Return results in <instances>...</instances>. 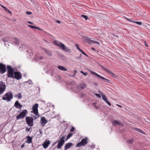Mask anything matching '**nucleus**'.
I'll use <instances>...</instances> for the list:
<instances>
[{
  "label": "nucleus",
  "instance_id": "obj_39",
  "mask_svg": "<svg viewBox=\"0 0 150 150\" xmlns=\"http://www.w3.org/2000/svg\"><path fill=\"white\" fill-rule=\"evenodd\" d=\"M133 22L139 25H141L142 24V22H141L134 21Z\"/></svg>",
  "mask_w": 150,
  "mask_h": 150
},
{
  "label": "nucleus",
  "instance_id": "obj_33",
  "mask_svg": "<svg viewBox=\"0 0 150 150\" xmlns=\"http://www.w3.org/2000/svg\"><path fill=\"white\" fill-rule=\"evenodd\" d=\"M25 48V46L24 45L22 44L21 46L19 47V49L21 50H23V48Z\"/></svg>",
  "mask_w": 150,
  "mask_h": 150
},
{
  "label": "nucleus",
  "instance_id": "obj_14",
  "mask_svg": "<svg viewBox=\"0 0 150 150\" xmlns=\"http://www.w3.org/2000/svg\"><path fill=\"white\" fill-rule=\"evenodd\" d=\"M47 120H46L45 118L44 117H42L41 118V124L43 127L47 123Z\"/></svg>",
  "mask_w": 150,
  "mask_h": 150
},
{
  "label": "nucleus",
  "instance_id": "obj_12",
  "mask_svg": "<svg viewBox=\"0 0 150 150\" xmlns=\"http://www.w3.org/2000/svg\"><path fill=\"white\" fill-rule=\"evenodd\" d=\"M22 74L20 72L15 71L14 74V78L17 80L21 79L22 77Z\"/></svg>",
  "mask_w": 150,
  "mask_h": 150
},
{
  "label": "nucleus",
  "instance_id": "obj_61",
  "mask_svg": "<svg viewBox=\"0 0 150 150\" xmlns=\"http://www.w3.org/2000/svg\"><path fill=\"white\" fill-rule=\"evenodd\" d=\"M117 106H119L120 107H121V108L122 107V106L121 105H119L118 104H117Z\"/></svg>",
  "mask_w": 150,
  "mask_h": 150
},
{
  "label": "nucleus",
  "instance_id": "obj_52",
  "mask_svg": "<svg viewBox=\"0 0 150 150\" xmlns=\"http://www.w3.org/2000/svg\"><path fill=\"white\" fill-rule=\"evenodd\" d=\"M144 43H145V45L146 46V47H148V45L146 44V42L145 41H144Z\"/></svg>",
  "mask_w": 150,
  "mask_h": 150
},
{
  "label": "nucleus",
  "instance_id": "obj_27",
  "mask_svg": "<svg viewBox=\"0 0 150 150\" xmlns=\"http://www.w3.org/2000/svg\"><path fill=\"white\" fill-rule=\"evenodd\" d=\"M73 134L71 133H69L67 136V138L65 139V140L66 141H67L68 139H69L72 135Z\"/></svg>",
  "mask_w": 150,
  "mask_h": 150
},
{
  "label": "nucleus",
  "instance_id": "obj_17",
  "mask_svg": "<svg viewBox=\"0 0 150 150\" xmlns=\"http://www.w3.org/2000/svg\"><path fill=\"white\" fill-rule=\"evenodd\" d=\"M77 87H78V88H79L80 89L83 90L86 87L87 85L84 83H80Z\"/></svg>",
  "mask_w": 150,
  "mask_h": 150
},
{
  "label": "nucleus",
  "instance_id": "obj_58",
  "mask_svg": "<svg viewBox=\"0 0 150 150\" xmlns=\"http://www.w3.org/2000/svg\"><path fill=\"white\" fill-rule=\"evenodd\" d=\"M91 49L92 50H95V49L94 48H93V47H92L91 48Z\"/></svg>",
  "mask_w": 150,
  "mask_h": 150
},
{
  "label": "nucleus",
  "instance_id": "obj_63",
  "mask_svg": "<svg viewBox=\"0 0 150 150\" xmlns=\"http://www.w3.org/2000/svg\"><path fill=\"white\" fill-rule=\"evenodd\" d=\"M74 71L75 73H77V71L76 70H74Z\"/></svg>",
  "mask_w": 150,
  "mask_h": 150
},
{
  "label": "nucleus",
  "instance_id": "obj_59",
  "mask_svg": "<svg viewBox=\"0 0 150 150\" xmlns=\"http://www.w3.org/2000/svg\"><path fill=\"white\" fill-rule=\"evenodd\" d=\"M126 18V19L127 20H128V21H131L130 20V19H129V18Z\"/></svg>",
  "mask_w": 150,
  "mask_h": 150
},
{
  "label": "nucleus",
  "instance_id": "obj_44",
  "mask_svg": "<svg viewBox=\"0 0 150 150\" xmlns=\"http://www.w3.org/2000/svg\"><path fill=\"white\" fill-rule=\"evenodd\" d=\"M28 26L30 28H34V29H35V27L34 26H33V25H28Z\"/></svg>",
  "mask_w": 150,
  "mask_h": 150
},
{
  "label": "nucleus",
  "instance_id": "obj_50",
  "mask_svg": "<svg viewBox=\"0 0 150 150\" xmlns=\"http://www.w3.org/2000/svg\"><path fill=\"white\" fill-rule=\"evenodd\" d=\"M81 54L78 57H77V58L78 59H81Z\"/></svg>",
  "mask_w": 150,
  "mask_h": 150
},
{
  "label": "nucleus",
  "instance_id": "obj_55",
  "mask_svg": "<svg viewBox=\"0 0 150 150\" xmlns=\"http://www.w3.org/2000/svg\"><path fill=\"white\" fill-rule=\"evenodd\" d=\"M24 147V144H23L22 145H21V148H23Z\"/></svg>",
  "mask_w": 150,
  "mask_h": 150
},
{
  "label": "nucleus",
  "instance_id": "obj_45",
  "mask_svg": "<svg viewBox=\"0 0 150 150\" xmlns=\"http://www.w3.org/2000/svg\"><path fill=\"white\" fill-rule=\"evenodd\" d=\"M96 95L98 97V98H101V96L99 94L96 93Z\"/></svg>",
  "mask_w": 150,
  "mask_h": 150
},
{
  "label": "nucleus",
  "instance_id": "obj_30",
  "mask_svg": "<svg viewBox=\"0 0 150 150\" xmlns=\"http://www.w3.org/2000/svg\"><path fill=\"white\" fill-rule=\"evenodd\" d=\"M134 142V140L133 139H130L128 140L127 142L130 144H132Z\"/></svg>",
  "mask_w": 150,
  "mask_h": 150
},
{
  "label": "nucleus",
  "instance_id": "obj_32",
  "mask_svg": "<svg viewBox=\"0 0 150 150\" xmlns=\"http://www.w3.org/2000/svg\"><path fill=\"white\" fill-rule=\"evenodd\" d=\"M4 10L7 12L11 14H12L11 11L9 10L6 7V9H5Z\"/></svg>",
  "mask_w": 150,
  "mask_h": 150
},
{
  "label": "nucleus",
  "instance_id": "obj_42",
  "mask_svg": "<svg viewBox=\"0 0 150 150\" xmlns=\"http://www.w3.org/2000/svg\"><path fill=\"white\" fill-rule=\"evenodd\" d=\"M38 131L40 133V136H42V132L41 129H39L38 130Z\"/></svg>",
  "mask_w": 150,
  "mask_h": 150
},
{
  "label": "nucleus",
  "instance_id": "obj_60",
  "mask_svg": "<svg viewBox=\"0 0 150 150\" xmlns=\"http://www.w3.org/2000/svg\"><path fill=\"white\" fill-rule=\"evenodd\" d=\"M95 106L96 109H98V106H96L95 105Z\"/></svg>",
  "mask_w": 150,
  "mask_h": 150
},
{
  "label": "nucleus",
  "instance_id": "obj_7",
  "mask_svg": "<svg viewBox=\"0 0 150 150\" xmlns=\"http://www.w3.org/2000/svg\"><path fill=\"white\" fill-rule=\"evenodd\" d=\"M6 86L2 81H0V95L2 94L6 89Z\"/></svg>",
  "mask_w": 150,
  "mask_h": 150
},
{
  "label": "nucleus",
  "instance_id": "obj_37",
  "mask_svg": "<svg viewBox=\"0 0 150 150\" xmlns=\"http://www.w3.org/2000/svg\"><path fill=\"white\" fill-rule=\"evenodd\" d=\"M80 72L83 75H84L85 76H86L88 74V73L87 72H83L82 71H80Z\"/></svg>",
  "mask_w": 150,
  "mask_h": 150
},
{
  "label": "nucleus",
  "instance_id": "obj_19",
  "mask_svg": "<svg viewBox=\"0 0 150 150\" xmlns=\"http://www.w3.org/2000/svg\"><path fill=\"white\" fill-rule=\"evenodd\" d=\"M87 139L88 138L87 137L82 139L81 142L83 146H85L87 143Z\"/></svg>",
  "mask_w": 150,
  "mask_h": 150
},
{
  "label": "nucleus",
  "instance_id": "obj_26",
  "mask_svg": "<svg viewBox=\"0 0 150 150\" xmlns=\"http://www.w3.org/2000/svg\"><path fill=\"white\" fill-rule=\"evenodd\" d=\"M32 130V128L31 127H30L29 128H28V127H26V130L25 131L27 132H28L29 131H30V132Z\"/></svg>",
  "mask_w": 150,
  "mask_h": 150
},
{
  "label": "nucleus",
  "instance_id": "obj_13",
  "mask_svg": "<svg viewBox=\"0 0 150 150\" xmlns=\"http://www.w3.org/2000/svg\"><path fill=\"white\" fill-rule=\"evenodd\" d=\"M50 144V141L49 140H45L42 144L43 148L46 149L47 148L49 145Z\"/></svg>",
  "mask_w": 150,
  "mask_h": 150
},
{
  "label": "nucleus",
  "instance_id": "obj_24",
  "mask_svg": "<svg viewBox=\"0 0 150 150\" xmlns=\"http://www.w3.org/2000/svg\"><path fill=\"white\" fill-rule=\"evenodd\" d=\"M134 129L135 130H136V131H138V132H139L141 133H142L143 134H146L145 133H144V131L142 130V129H138V128H134Z\"/></svg>",
  "mask_w": 150,
  "mask_h": 150
},
{
  "label": "nucleus",
  "instance_id": "obj_47",
  "mask_svg": "<svg viewBox=\"0 0 150 150\" xmlns=\"http://www.w3.org/2000/svg\"><path fill=\"white\" fill-rule=\"evenodd\" d=\"M35 29H36L40 30H42L41 29L37 26L35 27Z\"/></svg>",
  "mask_w": 150,
  "mask_h": 150
},
{
  "label": "nucleus",
  "instance_id": "obj_9",
  "mask_svg": "<svg viewBox=\"0 0 150 150\" xmlns=\"http://www.w3.org/2000/svg\"><path fill=\"white\" fill-rule=\"evenodd\" d=\"M38 103L35 104L33 106V110L31 112V113H33L35 115H38Z\"/></svg>",
  "mask_w": 150,
  "mask_h": 150
},
{
  "label": "nucleus",
  "instance_id": "obj_6",
  "mask_svg": "<svg viewBox=\"0 0 150 150\" xmlns=\"http://www.w3.org/2000/svg\"><path fill=\"white\" fill-rule=\"evenodd\" d=\"M25 120L28 126L31 127L33 125V119L32 117L27 116L25 117Z\"/></svg>",
  "mask_w": 150,
  "mask_h": 150
},
{
  "label": "nucleus",
  "instance_id": "obj_46",
  "mask_svg": "<svg viewBox=\"0 0 150 150\" xmlns=\"http://www.w3.org/2000/svg\"><path fill=\"white\" fill-rule=\"evenodd\" d=\"M106 103H107L110 106H111V103L109 102L108 100L106 102Z\"/></svg>",
  "mask_w": 150,
  "mask_h": 150
},
{
  "label": "nucleus",
  "instance_id": "obj_4",
  "mask_svg": "<svg viewBox=\"0 0 150 150\" xmlns=\"http://www.w3.org/2000/svg\"><path fill=\"white\" fill-rule=\"evenodd\" d=\"M28 112L26 109L23 110L18 115L16 116L17 120L24 118L28 114Z\"/></svg>",
  "mask_w": 150,
  "mask_h": 150
},
{
  "label": "nucleus",
  "instance_id": "obj_1",
  "mask_svg": "<svg viewBox=\"0 0 150 150\" xmlns=\"http://www.w3.org/2000/svg\"><path fill=\"white\" fill-rule=\"evenodd\" d=\"M54 43L65 52L68 53H70L71 52L70 49L68 47L65 46L62 43L60 42L58 43L57 41H54Z\"/></svg>",
  "mask_w": 150,
  "mask_h": 150
},
{
  "label": "nucleus",
  "instance_id": "obj_51",
  "mask_svg": "<svg viewBox=\"0 0 150 150\" xmlns=\"http://www.w3.org/2000/svg\"><path fill=\"white\" fill-rule=\"evenodd\" d=\"M56 22L59 24H60L61 23V22L60 21L58 20H56Z\"/></svg>",
  "mask_w": 150,
  "mask_h": 150
},
{
  "label": "nucleus",
  "instance_id": "obj_25",
  "mask_svg": "<svg viewBox=\"0 0 150 150\" xmlns=\"http://www.w3.org/2000/svg\"><path fill=\"white\" fill-rule=\"evenodd\" d=\"M15 97H18V99H20L22 98V96L21 93H18L16 95Z\"/></svg>",
  "mask_w": 150,
  "mask_h": 150
},
{
  "label": "nucleus",
  "instance_id": "obj_41",
  "mask_svg": "<svg viewBox=\"0 0 150 150\" xmlns=\"http://www.w3.org/2000/svg\"><path fill=\"white\" fill-rule=\"evenodd\" d=\"M75 130L74 128V127H72L71 128L70 130V131L72 132L74 131Z\"/></svg>",
  "mask_w": 150,
  "mask_h": 150
},
{
  "label": "nucleus",
  "instance_id": "obj_64",
  "mask_svg": "<svg viewBox=\"0 0 150 150\" xmlns=\"http://www.w3.org/2000/svg\"><path fill=\"white\" fill-rule=\"evenodd\" d=\"M2 41H3L4 42L5 41V40L4 39H3L2 40Z\"/></svg>",
  "mask_w": 150,
  "mask_h": 150
},
{
  "label": "nucleus",
  "instance_id": "obj_2",
  "mask_svg": "<svg viewBox=\"0 0 150 150\" xmlns=\"http://www.w3.org/2000/svg\"><path fill=\"white\" fill-rule=\"evenodd\" d=\"M7 68L8 77L10 78H14L15 71L13 68L10 65H7Z\"/></svg>",
  "mask_w": 150,
  "mask_h": 150
},
{
  "label": "nucleus",
  "instance_id": "obj_22",
  "mask_svg": "<svg viewBox=\"0 0 150 150\" xmlns=\"http://www.w3.org/2000/svg\"><path fill=\"white\" fill-rule=\"evenodd\" d=\"M113 123L115 125H117L121 126H123V124L122 123L116 120H114L113 122Z\"/></svg>",
  "mask_w": 150,
  "mask_h": 150
},
{
  "label": "nucleus",
  "instance_id": "obj_38",
  "mask_svg": "<svg viewBox=\"0 0 150 150\" xmlns=\"http://www.w3.org/2000/svg\"><path fill=\"white\" fill-rule=\"evenodd\" d=\"M75 46L76 47V48L79 51H80V50H81V49H80L79 47V45H78V44H75Z\"/></svg>",
  "mask_w": 150,
  "mask_h": 150
},
{
  "label": "nucleus",
  "instance_id": "obj_18",
  "mask_svg": "<svg viewBox=\"0 0 150 150\" xmlns=\"http://www.w3.org/2000/svg\"><path fill=\"white\" fill-rule=\"evenodd\" d=\"M14 106L17 108L21 109L22 105L17 100L15 103Z\"/></svg>",
  "mask_w": 150,
  "mask_h": 150
},
{
  "label": "nucleus",
  "instance_id": "obj_56",
  "mask_svg": "<svg viewBox=\"0 0 150 150\" xmlns=\"http://www.w3.org/2000/svg\"><path fill=\"white\" fill-rule=\"evenodd\" d=\"M30 1L31 2H33V3H34L35 2V1L34 0H30Z\"/></svg>",
  "mask_w": 150,
  "mask_h": 150
},
{
  "label": "nucleus",
  "instance_id": "obj_36",
  "mask_svg": "<svg viewBox=\"0 0 150 150\" xmlns=\"http://www.w3.org/2000/svg\"><path fill=\"white\" fill-rule=\"evenodd\" d=\"M14 40L16 41V42H15L16 44H18L19 43V40L17 38H14Z\"/></svg>",
  "mask_w": 150,
  "mask_h": 150
},
{
  "label": "nucleus",
  "instance_id": "obj_15",
  "mask_svg": "<svg viewBox=\"0 0 150 150\" xmlns=\"http://www.w3.org/2000/svg\"><path fill=\"white\" fill-rule=\"evenodd\" d=\"M42 49L43 51L46 53V54L50 56H51L52 55V52L49 50H48L46 49L42 48Z\"/></svg>",
  "mask_w": 150,
  "mask_h": 150
},
{
  "label": "nucleus",
  "instance_id": "obj_48",
  "mask_svg": "<svg viewBox=\"0 0 150 150\" xmlns=\"http://www.w3.org/2000/svg\"><path fill=\"white\" fill-rule=\"evenodd\" d=\"M58 141H57L55 142H54L53 144H52V146H53Z\"/></svg>",
  "mask_w": 150,
  "mask_h": 150
},
{
  "label": "nucleus",
  "instance_id": "obj_10",
  "mask_svg": "<svg viewBox=\"0 0 150 150\" xmlns=\"http://www.w3.org/2000/svg\"><path fill=\"white\" fill-rule=\"evenodd\" d=\"M6 71V65L2 63H0V73L3 74Z\"/></svg>",
  "mask_w": 150,
  "mask_h": 150
},
{
  "label": "nucleus",
  "instance_id": "obj_16",
  "mask_svg": "<svg viewBox=\"0 0 150 150\" xmlns=\"http://www.w3.org/2000/svg\"><path fill=\"white\" fill-rule=\"evenodd\" d=\"M73 144V143L69 142L66 144L64 147V150H67L68 149L71 147Z\"/></svg>",
  "mask_w": 150,
  "mask_h": 150
},
{
  "label": "nucleus",
  "instance_id": "obj_54",
  "mask_svg": "<svg viewBox=\"0 0 150 150\" xmlns=\"http://www.w3.org/2000/svg\"><path fill=\"white\" fill-rule=\"evenodd\" d=\"M1 6L4 9H6V7L4 6H3V5H1Z\"/></svg>",
  "mask_w": 150,
  "mask_h": 150
},
{
  "label": "nucleus",
  "instance_id": "obj_3",
  "mask_svg": "<svg viewBox=\"0 0 150 150\" xmlns=\"http://www.w3.org/2000/svg\"><path fill=\"white\" fill-rule=\"evenodd\" d=\"M13 98V93L10 91L7 92L2 98L3 100H6L7 102L10 101Z\"/></svg>",
  "mask_w": 150,
  "mask_h": 150
},
{
  "label": "nucleus",
  "instance_id": "obj_20",
  "mask_svg": "<svg viewBox=\"0 0 150 150\" xmlns=\"http://www.w3.org/2000/svg\"><path fill=\"white\" fill-rule=\"evenodd\" d=\"M107 73L110 75H111L112 76L116 78H117L118 77V75L115 74L109 70H107Z\"/></svg>",
  "mask_w": 150,
  "mask_h": 150
},
{
  "label": "nucleus",
  "instance_id": "obj_23",
  "mask_svg": "<svg viewBox=\"0 0 150 150\" xmlns=\"http://www.w3.org/2000/svg\"><path fill=\"white\" fill-rule=\"evenodd\" d=\"M58 68L59 69L62 71H67V69L63 66H58Z\"/></svg>",
  "mask_w": 150,
  "mask_h": 150
},
{
  "label": "nucleus",
  "instance_id": "obj_43",
  "mask_svg": "<svg viewBox=\"0 0 150 150\" xmlns=\"http://www.w3.org/2000/svg\"><path fill=\"white\" fill-rule=\"evenodd\" d=\"M26 13L27 14H28V15H31L32 13L30 11H27L26 12Z\"/></svg>",
  "mask_w": 150,
  "mask_h": 150
},
{
  "label": "nucleus",
  "instance_id": "obj_8",
  "mask_svg": "<svg viewBox=\"0 0 150 150\" xmlns=\"http://www.w3.org/2000/svg\"><path fill=\"white\" fill-rule=\"evenodd\" d=\"M90 72L91 74L95 76L96 77L98 78L99 79H100L102 80H106V81H107L106 83H110V80L105 78L104 77L100 76L99 74L96 73V72H95L93 71H91Z\"/></svg>",
  "mask_w": 150,
  "mask_h": 150
},
{
  "label": "nucleus",
  "instance_id": "obj_31",
  "mask_svg": "<svg viewBox=\"0 0 150 150\" xmlns=\"http://www.w3.org/2000/svg\"><path fill=\"white\" fill-rule=\"evenodd\" d=\"M81 17L85 18L86 20H87L88 19L87 16L82 14L81 15Z\"/></svg>",
  "mask_w": 150,
  "mask_h": 150
},
{
  "label": "nucleus",
  "instance_id": "obj_53",
  "mask_svg": "<svg viewBox=\"0 0 150 150\" xmlns=\"http://www.w3.org/2000/svg\"><path fill=\"white\" fill-rule=\"evenodd\" d=\"M28 23L29 24H33V23L30 21H28Z\"/></svg>",
  "mask_w": 150,
  "mask_h": 150
},
{
  "label": "nucleus",
  "instance_id": "obj_21",
  "mask_svg": "<svg viewBox=\"0 0 150 150\" xmlns=\"http://www.w3.org/2000/svg\"><path fill=\"white\" fill-rule=\"evenodd\" d=\"M26 138L27 139V141L26 142L28 144H30L32 142V137H31L29 136H28L26 137Z\"/></svg>",
  "mask_w": 150,
  "mask_h": 150
},
{
  "label": "nucleus",
  "instance_id": "obj_62",
  "mask_svg": "<svg viewBox=\"0 0 150 150\" xmlns=\"http://www.w3.org/2000/svg\"><path fill=\"white\" fill-rule=\"evenodd\" d=\"M106 102H107L108 100V99H106L105 100H104Z\"/></svg>",
  "mask_w": 150,
  "mask_h": 150
},
{
  "label": "nucleus",
  "instance_id": "obj_28",
  "mask_svg": "<svg viewBox=\"0 0 150 150\" xmlns=\"http://www.w3.org/2000/svg\"><path fill=\"white\" fill-rule=\"evenodd\" d=\"M82 146H83V145L81 142L78 143L76 145V147H80Z\"/></svg>",
  "mask_w": 150,
  "mask_h": 150
},
{
  "label": "nucleus",
  "instance_id": "obj_40",
  "mask_svg": "<svg viewBox=\"0 0 150 150\" xmlns=\"http://www.w3.org/2000/svg\"><path fill=\"white\" fill-rule=\"evenodd\" d=\"M39 116H40V115H39V114L38 115H36L35 116H33V117H34V119H37Z\"/></svg>",
  "mask_w": 150,
  "mask_h": 150
},
{
  "label": "nucleus",
  "instance_id": "obj_49",
  "mask_svg": "<svg viewBox=\"0 0 150 150\" xmlns=\"http://www.w3.org/2000/svg\"><path fill=\"white\" fill-rule=\"evenodd\" d=\"M93 84L95 86H97L98 85V84L96 82H94Z\"/></svg>",
  "mask_w": 150,
  "mask_h": 150
},
{
  "label": "nucleus",
  "instance_id": "obj_57",
  "mask_svg": "<svg viewBox=\"0 0 150 150\" xmlns=\"http://www.w3.org/2000/svg\"><path fill=\"white\" fill-rule=\"evenodd\" d=\"M43 59V57H40V59Z\"/></svg>",
  "mask_w": 150,
  "mask_h": 150
},
{
  "label": "nucleus",
  "instance_id": "obj_5",
  "mask_svg": "<svg viewBox=\"0 0 150 150\" xmlns=\"http://www.w3.org/2000/svg\"><path fill=\"white\" fill-rule=\"evenodd\" d=\"M65 136H63L61 137L59 140L58 141V144L57 146V149H61L62 148L65 142Z\"/></svg>",
  "mask_w": 150,
  "mask_h": 150
},
{
  "label": "nucleus",
  "instance_id": "obj_35",
  "mask_svg": "<svg viewBox=\"0 0 150 150\" xmlns=\"http://www.w3.org/2000/svg\"><path fill=\"white\" fill-rule=\"evenodd\" d=\"M100 67H101L102 69H103L105 70L107 72H108L107 70H109V69L105 68L104 67H103L102 65H100Z\"/></svg>",
  "mask_w": 150,
  "mask_h": 150
},
{
  "label": "nucleus",
  "instance_id": "obj_34",
  "mask_svg": "<svg viewBox=\"0 0 150 150\" xmlns=\"http://www.w3.org/2000/svg\"><path fill=\"white\" fill-rule=\"evenodd\" d=\"M80 52H81L84 55H85L86 56H87V57H88V56L84 52L83 50H80Z\"/></svg>",
  "mask_w": 150,
  "mask_h": 150
},
{
  "label": "nucleus",
  "instance_id": "obj_29",
  "mask_svg": "<svg viewBox=\"0 0 150 150\" xmlns=\"http://www.w3.org/2000/svg\"><path fill=\"white\" fill-rule=\"evenodd\" d=\"M101 95L102 97V99H103V100H105L107 98V97L106 96H105V95L103 93H101Z\"/></svg>",
  "mask_w": 150,
  "mask_h": 150
},
{
  "label": "nucleus",
  "instance_id": "obj_11",
  "mask_svg": "<svg viewBox=\"0 0 150 150\" xmlns=\"http://www.w3.org/2000/svg\"><path fill=\"white\" fill-rule=\"evenodd\" d=\"M84 40L88 44H91L93 43H97V44H99L98 42L91 40L87 37H85L84 38Z\"/></svg>",
  "mask_w": 150,
  "mask_h": 150
}]
</instances>
